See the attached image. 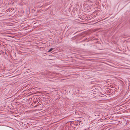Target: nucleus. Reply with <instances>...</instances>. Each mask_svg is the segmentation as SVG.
Listing matches in <instances>:
<instances>
[{"label":"nucleus","mask_w":130,"mask_h":130,"mask_svg":"<svg viewBox=\"0 0 130 130\" xmlns=\"http://www.w3.org/2000/svg\"><path fill=\"white\" fill-rule=\"evenodd\" d=\"M54 49L53 48H51L50 49V50L48 51V52H50L52 50H53Z\"/></svg>","instance_id":"nucleus-1"}]
</instances>
